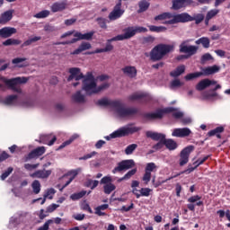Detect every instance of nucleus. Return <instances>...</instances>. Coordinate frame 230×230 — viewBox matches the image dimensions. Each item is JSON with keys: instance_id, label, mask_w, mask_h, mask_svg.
Returning a JSON list of instances; mask_svg holds the SVG:
<instances>
[{"instance_id": "f257e3e1", "label": "nucleus", "mask_w": 230, "mask_h": 230, "mask_svg": "<svg viewBox=\"0 0 230 230\" xmlns=\"http://www.w3.org/2000/svg\"><path fill=\"white\" fill-rule=\"evenodd\" d=\"M69 73L70 76H68V82H71L72 80L78 82V80L84 79L82 86L83 91H84L88 96H91V94H98V85L93 74L88 72L86 75H84L80 71V68L76 67L70 68Z\"/></svg>"}, {"instance_id": "f03ea898", "label": "nucleus", "mask_w": 230, "mask_h": 230, "mask_svg": "<svg viewBox=\"0 0 230 230\" xmlns=\"http://www.w3.org/2000/svg\"><path fill=\"white\" fill-rule=\"evenodd\" d=\"M97 103L101 107H111L119 118H130V116L137 114L136 108L127 107L121 101H111L107 98H103L99 100Z\"/></svg>"}, {"instance_id": "7ed1b4c3", "label": "nucleus", "mask_w": 230, "mask_h": 230, "mask_svg": "<svg viewBox=\"0 0 230 230\" xmlns=\"http://www.w3.org/2000/svg\"><path fill=\"white\" fill-rule=\"evenodd\" d=\"M175 49V46L170 44H158L150 51V60L158 62L163 60L168 53H172Z\"/></svg>"}, {"instance_id": "20e7f679", "label": "nucleus", "mask_w": 230, "mask_h": 230, "mask_svg": "<svg viewBox=\"0 0 230 230\" xmlns=\"http://www.w3.org/2000/svg\"><path fill=\"white\" fill-rule=\"evenodd\" d=\"M172 112L173 118L175 119H181L184 117V113L181 111H177L174 108H165L164 110H158L155 112L146 114L147 119H161L164 114Z\"/></svg>"}, {"instance_id": "39448f33", "label": "nucleus", "mask_w": 230, "mask_h": 230, "mask_svg": "<svg viewBox=\"0 0 230 230\" xmlns=\"http://www.w3.org/2000/svg\"><path fill=\"white\" fill-rule=\"evenodd\" d=\"M4 84L7 85L11 91H13V93H22V90L21 89L20 84H26L28 82L27 77H16L13 79H3Z\"/></svg>"}, {"instance_id": "423d86ee", "label": "nucleus", "mask_w": 230, "mask_h": 230, "mask_svg": "<svg viewBox=\"0 0 230 230\" xmlns=\"http://www.w3.org/2000/svg\"><path fill=\"white\" fill-rule=\"evenodd\" d=\"M137 128L126 126L115 130L113 133L110 134L109 136H106L105 139H107V141H111V139H116L117 137H125V136H128V134H134V132H137Z\"/></svg>"}, {"instance_id": "0eeeda50", "label": "nucleus", "mask_w": 230, "mask_h": 230, "mask_svg": "<svg viewBox=\"0 0 230 230\" xmlns=\"http://www.w3.org/2000/svg\"><path fill=\"white\" fill-rule=\"evenodd\" d=\"M193 21V16L190 15L188 13H182L180 14H172L171 20L166 21L165 24H178V22H191Z\"/></svg>"}, {"instance_id": "6e6552de", "label": "nucleus", "mask_w": 230, "mask_h": 230, "mask_svg": "<svg viewBox=\"0 0 230 230\" xmlns=\"http://www.w3.org/2000/svg\"><path fill=\"white\" fill-rule=\"evenodd\" d=\"M191 42V40H183L179 48H180V53H188V57H191L193 55H195L197 53V51H199V47L197 46H193V45H190L188 46V43Z\"/></svg>"}, {"instance_id": "1a4fd4ad", "label": "nucleus", "mask_w": 230, "mask_h": 230, "mask_svg": "<svg viewBox=\"0 0 230 230\" xmlns=\"http://www.w3.org/2000/svg\"><path fill=\"white\" fill-rule=\"evenodd\" d=\"M136 163L134 160H124L119 162L117 166L112 170V173H118V172H127L130 168H134Z\"/></svg>"}, {"instance_id": "9d476101", "label": "nucleus", "mask_w": 230, "mask_h": 230, "mask_svg": "<svg viewBox=\"0 0 230 230\" xmlns=\"http://www.w3.org/2000/svg\"><path fill=\"white\" fill-rule=\"evenodd\" d=\"M101 184H104L103 190L106 195H111V191L116 190V185L112 183V177L111 176H104L102 178Z\"/></svg>"}, {"instance_id": "9b49d317", "label": "nucleus", "mask_w": 230, "mask_h": 230, "mask_svg": "<svg viewBox=\"0 0 230 230\" xmlns=\"http://www.w3.org/2000/svg\"><path fill=\"white\" fill-rule=\"evenodd\" d=\"M195 147L193 146H189L185 147L180 155V166H184L190 161V154L193 152Z\"/></svg>"}, {"instance_id": "f8f14e48", "label": "nucleus", "mask_w": 230, "mask_h": 230, "mask_svg": "<svg viewBox=\"0 0 230 230\" xmlns=\"http://www.w3.org/2000/svg\"><path fill=\"white\" fill-rule=\"evenodd\" d=\"M129 102H148L150 100V95L146 93L137 92L128 96Z\"/></svg>"}, {"instance_id": "ddd939ff", "label": "nucleus", "mask_w": 230, "mask_h": 230, "mask_svg": "<svg viewBox=\"0 0 230 230\" xmlns=\"http://www.w3.org/2000/svg\"><path fill=\"white\" fill-rule=\"evenodd\" d=\"M123 13L124 11L121 10V0H119V3L114 6L113 11L110 13L109 19L110 21H116L117 19H119Z\"/></svg>"}, {"instance_id": "4468645a", "label": "nucleus", "mask_w": 230, "mask_h": 230, "mask_svg": "<svg viewBox=\"0 0 230 230\" xmlns=\"http://www.w3.org/2000/svg\"><path fill=\"white\" fill-rule=\"evenodd\" d=\"M191 134L190 128H177L172 130V137H188Z\"/></svg>"}, {"instance_id": "2eb2a0df", "label": "nucleus", "mask_w": 230, "mask_h": 230, "mask_svg": "<svg viewBox=\"0 0 230 230\" xmlns=\"http://www.w3.org/2000/svg\"><path fill=\"white\" fill-rule=\"evenodd\" d=\"M17 33V29L13 27H4L0 29V37L1 39H10L12 35Z\"/></svg>"}, {"instance_id": "dca6fc26", "label": "nucleus", "mask_w": 230, "mask_h": 230, "mask_svg": "<svg viewBox=\"0 0 230 230\" xmlns=\"http://www.w3.org/2000/svg\"><path fill=\"white\" fill-rule=\"evenodd\" d=\"M55 141H57V137L51 134L40 136V143H42L43 145L52 146V145H55Z\"/></svg>"}, {"instance_id": "f3484780", "label": "nucleus", "mask_w": 230, "mask_h": 230, "mask_svg": "<svg viewBox=\"0 0 230 230\" xmlns=\"http://www.w3.org/2000/svg\"><path fill=\"white\" fill-rule=\"evenodd\" d=\"M51 175V170H38L30 174L32 179H48Z\"/></svg>"}, {"instance_id": "a211bd4d", "label": "nucleus", "mask_w": 230, "mask_h": 230, "mask_svg": "<svg viewBox=\"0 0 230 230\" xmlns=\"http://www.w3.org/2000/svg\"><path fill=\"white\" fill-rule=\"evenodd\" d=\"M123 75L128 78H136L137 76V69L135 66H128L121 69Z\"/></svg>"}, {"instance_id": "6ab92c4d", "label": "nucleus", "mask_w": 230, "mask_h": 230, "mask_svg": "<svg viewBox=\"0 0 230 230\" xmlns=\"http://www.w3.org/2000/svg\"><path fill=\"white\" fill-rule=\"evenodd\" d=\"M146 137H150L154 141H164V139L166 138V135L154 131H146Z\"/></svg>"}, {"instance_id": "aec40b11", "label": "nucleus", "mask_w": 230, "mask_h": 230, "mask_svg": "<svg viewBox=\"0 0 230 230\" xmlns=\"http://www.w3.org/2000/svg\"><path fill=\"white\" fill-rule=\"evenodd\" d=\"M92 48L93 46L91 43L83 41L80 46L71 53V55H80L83 51H87V49H91Z\"/></svg>"}, {"instance_id": "412c9836", "label": "nucleus", "mask_w": 230, "mask_h": 230, "mask_svg": "<svg viewBox=\"0 0 230 230\" xmlns=\"http://www.w3.org/2000/svg\"><path fill=\"white\" fill-rule=\"evenodd\" d=\"M124 33L120 34V37H122V40H127L128 39H132L134 35H136V31L134 27H128L123 30Z\"/></svg>"}, {"instance_id": "4be33fe9", "label": "nucleus", "mask_w": 230, "mask_h": 230, "mask_svg": "<svg viewBox=\"0 0 230 230\" xmlns=\"http://www.w3.org/2000/svg\"><path fill=\"white\" fill-rule=\"evenodd\" d=\"M72 100L75 103H85V95L82 93V91H77L72 95Z\"/></svg>"}, {"instance_id": "5701e85b", "label": "nucleus", "mask_w": 230, "mask_h": 230, "mask_svg": "<svg viewBox=\"0 0 230 230\" xmlns=\"http://www.w3.org/2000/svg\"><path fill=\"white\" fill-rule=\"evenodd\" d=\"M67 6V4L65 2H56L51 5V11L54 13H57V12H63V10H66Z\"/></svg>"}, {"instance_id": "b1692460", "label": "nucleus", "mask_w": 230, "mask_h": 230, "mask_svg": "<svg viewBox=\"0 0 230 230\" xmlns=\"http://www.w3.org/2000/svg\"><path fill=\"white\" fill-rule=\"evenodd\" d=\"M45 152H46V147L40 146L29 154V159H33L34 157H39L40 155H43Z\"/></svg>"}, {"instance_id": "393cba45", "label": "nucleus", "mask_w": 230, "mask_h": 230, "mask_svg": "<svg viewBox=\"0 0 230 230\" xmlns=\"http://www.w3.org/2000/svg\"><path fill=\"white\" fill-rule=\"evenodd\" d=\"M220 71V66L214 65L212 66H208L203 69V75L206 76L209 75H215V73H218Z\"/></svg>"}, {"instance_id": "a878e982", "label": "nucleus", "mask_w": 230, "mask_h": 230, "mask_svg": "<svg viewBox=\"0 0 230 230\" xmlns=\"http://www.w3.org/2000/svg\"><path fill=\"white\" fill-rule=\"evenodd\" d=\"M13 12L7 11L0 16V24H6L9 21H12Z\"/></svg>"}, {"instance_id": "bb28decb", "label": "nucleus", "mask_w": 230, "mask_h": 230, "mask_svg": "<svg viewBox=\"0 0 230 230\" xmlns=\"http://www.w3.org/2000/svg\"><path fill=\"white\" fill-rule=\"evenodd\" d=\"M186 71V66L184 65H181L180 66H177L176 69L172 71L170 73V75L172 76V78H177V76H181L182 73Z\"/></svg>"}, {"instance_id": "cd10ccee", "label": "nucleus", "mask_w": 230, "mask_h": 230, "mask_svg": "<svg viewBox=\"0 0 230 230\" xmlns=\"http://www.w3.org/2000/svg\"><path fill=\"white\" fill-rule=\"evenodd\" d=\"M217 96H218V93H217V92H214L213 90L208 91V92H204L202 93V99L208 100V102L215 100V98H217Z\"/></svg>"}, {"instance_id": "c85d7f7f", "label": "nucleus", "mask_w": 230, "mask_h": 230, "mask_svg": "<svg viewBox=\"0 0 230 230\" xmlns=\"http://www.w3.org/2000/svg\"><path fill=\"white\" fill-rule=\"evenodd\" d=\"M18 97L17 95H9L4 101V105H17Z\"/></svg>"}, {"instance_id": "c756f323", "label": "nucleus", "mask_w": 230, "mask_h": 230, "mask_svg": "<svg viewBox=\"0 0 230 230\" xmlns=\"http://www.w3.org/2000/svg\"><path fill=\"white\" fill-rule=\"evenodd\" d=\"M164 146L168 150H175L177 148V142H175L173 139H166L164 138Z\"/></svg>"}, {"instance_id": "7c9ffc66", "label": "nucleus", "mask_w": 230, "mask_h": 230, "mask_svg": "<svg viewBox=\"0 0 230 230\" xmlns=\"http://www.w3.org/2000/svg\"><path fill=\"white\" fill-rule=\"evenodd\" d=\"M40 39H42V38L40 36L31 37L29 40H27L26 41H24L22 44V48H25L26 46H31V44H33L35 42H39V40H40Z\"/></svg>"}, {"instance_id": "2f4dec72", "label": "nucleus", "mask_w": 230, "mask_h": 230, "mask_svg": "<svg viewBox=\"0 0 230 230\" xmlns=\"http://www.w3.org/2000/svg\"><path fill=\"white\" fill-rule=\"evenodd\" d=\"M207 87H209V79L201 80L197 85V91H204Z\"/></svg>"}, {"instance_id": "473e14b6", "label": "nucleus", "mask_w": 230, "mask_h": 230, "mask_svg": "<svg viewBox=\"0 0 230 230\" xmlns=\"http://www.w3.org/2000/svg\"><path fill=\"white\" fill-rule=\"evenodd\" d=\"M184 83L181 82L180 79H174L171 82L169 87L172 91H175V89H179V87H182Z\"/></svg>"}, {"instance_id": "72a5a7b5", "label": "nucleus", "mask_w": 230, "mask_h": 230, "mask_svg": "<svg viewBox=\"0 0 230 230\" xmlns=\"http://www.w3.org/2000/svg\"><path fill=\"white\" fill-rule=\"evenodd\" d=\"M55 189H49L44 194V199L41 200V205L46 203V199H53V195H55Z\"/></svg>"}, {"instance_id": "f704fd0d", "label": "nucleus", "mask_w": 230, "mask_h": 230, "mask_svg": "<svg viewBox=\"0 0 230 230\" xmlns=\"http://www.w3.org/2000/svg\"><path fill=\"white\" fill-rule=\"evenodd\" d=\"M139 10L138 13H141V12H146L148 10V7L150 6V3H148L146 0H141L138 3Z\"/></svg>"}, {"instance_id": "c9c22d12", "label": "nucleus", "mask_w": 230, "mask_h": 230, "mask_svg": "<svg viewBox=\"0 0 230 230\" xmlns=\"http://www.w3.org/2000/svg\"><path fill=\"white\" fill-rule=\"evenodd\" d=\"M75 139H78V135L74 134L68 140L65 141L62 145L59 146L58 150H62V148H66V146L71 145Z\"/></svg>"}, {"instance_id": "e433bc0d", "label": "nucleus", "mask_w": 230, "mask_h": 230, "mask_svg": "<svg viewBox=\"0 0 230 230\" xmlns=\"http://www.w3.org/2000/svg\"><path fill=\"white\" fill-rule=\"evenodd\" d=\"M196 44H202L203 48H209V44H210V41H209V38L208 37H202L200 39H199L198 40H196Z\"/></svg>"}, {"instance_id": "4c0bfd02", "label": "nucleus", "mask_w": 230, "mask_h": 230, "mask_svg": "<svg viewBox=\"0 0 230 230\" xmlns=\"http://www.w3.org/2000/svg\"><path fill=\"white\" fill-rule=\"evenodd\" d=\"M172 10H181L184 8V0H172Z\"/></svg>"}, {"instance_id": "58836bf2", "label": "nucleus", "mask_w": 230, "mask_h": 230, "mask_svg": "<svg viewBox=\"0 0 230 230\" xmlns=\"http://www.w3.org/2000/svg\"><path fill=\"white\" fill-rule=\"evenodd\" d=\"M98 184H100V181L97 180H92L88 179L85 182V186L87 188H91V190H94V188H98Z\"/></svg>"}, {"instance_id": "ea45409f", "label": "nucleus", "mask_w": 230, "mask_h": 230, "mask_svg": "<svg viewBox=\"0 0 230 230\" xmlns=\"http://www.w3.org/2000/svg\"><path fill=\"white\" fill-rule=\"evenodd\" d=\"M21 40L15 39H8L3 42V46H19Z\"/></svg>"}, {"instance_id": "a19ab883", "label": "nucleus", "mask_w": 230, "mask_h": 230, "mask_svg": "<svg viewBox=\"0 0 230 230\" xmlns=\"http://www.w3.org/2000/svg\"><path fill=\"white\" fill-rule=\"evenodd\" d=\"M219 13H220V10L218 9L210 10L206 16L207 24H208V22L210 21V19H213V17H215L216 15H218Z\"/></svg>"}, {"instance_id": "79ce46f5", "label": "nucleus", "mask_w": 230, "mask_h": 230, "mask_svg": "<svg viewBox=\"0 0 230 230\" xmlns=\"http://www.w3.org/2000/svg\"><path fill=\"white\" fill-rule=\"evenodd\" d=\"M85 195H87V191L82 190V191H80V192L72 194V195L70 196V199H71L72 200H80V199H82L83 197H85Z\"/></svg>"}, {"instance_id": "37998d69", "label": "nucleus", "mask_w": 230, "mask_h": 230, "mask_svg": "<svg viewBox=\"0 0 230 230\" xmlns=\"http://www.w3.org/2000/svg\"><path fill=\"white\" fill-rule=\"evenodd\" d=\"M31 187L35 195H39V193H40V181H39V180H35L32 182Z\"/></svg>"}, {"instance_id": "c03bdc74", "label": "nucleus", "mask_w": 230, "mask_h": 230, "mask_svg": "<svg viewBox=\"0 0 230 230\" xmlns=\"http://www.w3.org/2000/svg\"><path fill=\"white\" fill-rule=\"evenodd\" d=\"M172 14L170 13H164L155 17V21H164V19H170L172 21Z\"/></svg>"}, {"instance_id": "a18cd8bd", "label": "nucleus", "mask_w": 230, "mask_h": 230, "mask_svg": "<svg viewBox=\"0 0 230 230\" xmlns=\"http://www.w3.org/2000/svg\"><path fill=\"white\" fill-rule=\"evenodd\" d=\"M148 28L150 31H155L156 33H161V31H166V27L163 26L149 25Z\"/></svg>"}, {"instance_id": "49530a36", "label": "nucleus", "mask_w": 230, "mask_h": 230, "mask_svg": "<svg viewBox=\"0 0 230 230\" xmlns=\"http://www.w3.org/2000/svg\"><path fill=\"white\" fill-rule=\"evenodd\" d=\"M34 17L36 19H46V17H49V10L41 11V12L34 14Z\"/></svg>"}, {"instance_id": "de8ad7c7", "label": "nucleus", "mask_w": 230, "mask_h": 230, "mask_svg": "<svg viewBox=\"0 0 230 230\" xmlns=\"http://www.w3.org/2000/svg\"><path fill=\"white\" fill-rule=\"evenodd\" d=\"M136 148H137V144H131L128 146L125 149L126 155H131V154H134V150H136Z\"/></svg>"}, {"instance_id": "09e8293b", "label": "nucleus", "mask_w": 230, "mask_h": 230, "mask_svg": "<svg viewBox=\"0 0 230 230\" xmlns=\"http://www.w3.org/2000/svg\"><path fill=\"white\" fill-rule=\"evenodd\" d=\"M199 76H202V72L188 74L187 75H185V80H193V78H199Z\"/></svg>"}, {"instance_id": "8fccbe9b", "label": "nucleus", "mask_w": 230, "mask_h": 230, "mask_svg": "<svg viewBox=\"0 0 230 230\" xmlns=\"http://www.w3.org/2000/svg\"><path fill=\"white\" fill-rule=\"evenodd\" d=\"M221 132H224L223 127H217L215 129H212L208 132V136H217V134H221Z\"/></svg>"}, {"instance_id": "3c124183", "label": "nucleus", "mask_w": 230, "mask_h": 230, "mask_svg": "<svg viewBox=\"0 0 230 230\" xmlns=\"http://www.w3.org/2000/svg\"><path fill=\"white\" fill-rule=\"evenodd\" d=\"M192 21H196V24H200L204 21V14L199 13L192 16Z\"/></svg>"}, {"instance_id": "603ef678", "label": "nucleus", "mask_w": 230, "mask_h": 230, "mask_svg": "<svg viewBox=\"0 0 230 230\" xmlns=\"http://www.w3.org/2000/svg\"><path fill=\"white\" fill-rule=\"evenodd\" d=\"M209 60H213V56L209 53H206L201 57V64H206V62H209Z\"/></svg>"}, {"instance_id": "864d4df0", "label": "nucleus", "mask_w": 230, "mask_h": 230, "mask_svg": "<svg viewBox=\"0 0 230 230\" xmlns=\"http://www.w3.org/2000/svg\"><path fill=\"white\" fill-rule=\"evenodd\" d=\"M111 84L107 82L102 83L101 85L97 86V93H102V91H105V89H109Z\"/></svg>"}, {"instance_id": "5fc2aeb1", "label": "nucleus", "mask_w": 230, "mask_h": 230, "mask_svg": "<svg viewBox=\"0 0 230 230\" xmlns=\"http://www.w3.org/2000/svg\"><path fill=\"white\" fill-rule=\"evenodd\" d=\"M96 154H98V153L95 152V151H93L90 154H87V155H84L82 157H79V161H87V159H92V157H94V155H96Z\"/></svg>"}, {"instance_id": "6e6d98bb", "label": "nucleus", "mask_w": 230, "mask_h": 230, "mask_svg": "<svg viewBox=\"0 0 230 230\" xmlns=\"http://www.w3.org/2000/svg\"><path fill=\"white\" fill-rule=\"evenodd\" d=\"M137 172V169H132L129 172H128L124 176L123 179H126V181H128V179H130V177H132L133 175H136Z\"/></svg>"}, {"instance_id": "4d7b16f0", "label": "nucleus", "mask_w": 230, "mask_h": 230, "mask_svg": "<svg viewBox=\"0 0 230 230\" xmlns=\"http://www.w3.org/2000/svg\"><path fill=\"white\" fill-rule=\"evenodd\" d=\"M208 159L209 155L204 156L203 158H199L198 161L194 163V164H196V168H198V166H200V164H204V163H206V161H208Z\"/></svg>"}, {"instance_id": "13d9d810", "label": "nucleus", "mask_w": 230, "mask_h": 230, "mask_svg": "<svg viewBox=\"0 0 230 230\" xmlns=\"http://www.w3.org/2000/svg\"><path fill=\"white\" fill-rule=\"evenodd\" d=\"M154 40H155V38H154L152 36L144 37L142 39L143 44H152L154 42Z\"/></svg>"}, {"instance_id": "bf43d9fd", "label": "nucleus", "mask_w": 230, "mask_h": 230, "mask_svg": "<svg viewBox=\"0 0 230 230\" xmlns=\"http://www.w3.org/2000/svg\"><path fill=\"white\" fill-rule=\"evenodd\" d=\"M155 168H157V167L155 166V164H154V163H149V164H147L146 166V172H147L148 173H152V172H154V170H155Z\"/></svg>"}, {"instance_id": "052dcab7", "label": "nucleus", "mask_w": 230, "mask_h": 230, "mask_svg": "<svg viewBox=\"0 0 230 230\" xmlns=\"http://www.w3.org/2000/svg\"><path fill=\"white\" fill-rule=\"evenodd\" d=\"M152 179V173L148 172H145V174L142 178V181H144L145 184H147L148 181Z\"/></svg>"}, {"instance_id": "680f3d73", "label": "nucleus", "mask_w": 230, "mask_h": 230, "mask_svg": "<svg viewBox=\"0 0 230 230\" xmlns=\"http://www.w3.org/2000/svg\"><path fill=\"white\" fill-rule=\"evenodd\" d=\"M139 191L142 197H150V191H152V190L149 188H142Z\"/></svg>"}, {"instance_id": "e2e57ef3", "label": "nucleus", "mask_w": 230, "mask_h": 230, "mask_svg": "<svg viewBox=\"0 0 230 230\" xmlns=\"http://www.w3.org/2000/svg\"><path fill=\"white\" fill-rule=\"evenodd\" d=\"M13 172V168L9 167L2 175H1V180L4 181V179H6L10 173H12Z\"/></svg>"}, {"instance_id": "0e129e2a", "label": "nucleus", "mask_w": 230, "mask_h": 230, "mask_svg": "<svg viewBox=\"0 0 230 230\" xmlns=\"http://www.w3.org/2000/svg\"><path fill=\"white\" fill-rule=\"evenodd\" d=\"M97 22L101 28H107V20L105 18H97Z\"/></svg>"}, {"instance_id": "69168bd1", "label": "nucleus", "mask_w": 230, "mask_h": 230, "mask_svg": "<svg viewBox=\"0 0 230 230\" xmlns=\"http://www.w3.org/2000/svg\"><path fill=\"white\" fill-rule=\"evenodd\" d=\"M24 168L25 170L31 172V170H36V168H39V164H25Z\"/></svg>"}, {"instance_id": "338daca9", "label": "nucleus", "mask_w": 230, "mask_h": 230, "mask_svg": "<svg viewBox=\"0 0 230 230\" xmlns=\"http://www.w3.org/2000/svg\"><path fill=\"white\" fill-rule=\"evenodd\" d=\"M134 30H135V34L136 33H146V31H148V29H146L145 27H140V26L134 27Z\"/></svg>"}, {"instance_id": "774afa93", "label": "nucleus", "mask_w": 230, "mask_h": 230, "mask_svg": "<svg viewBox=\"0 0 230 230\" xmlns=\"http://www.w3.org/2000/svg\"><path fill=\"white\" fill-rule=\"evenodd\" d=\"M164 146V140H160L156 145L153 146L154 150H161Z\"/></svg>"}]
</instances>
